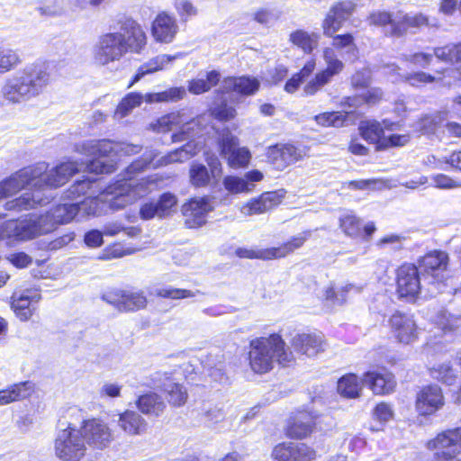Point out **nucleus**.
<instances>
[{
    "instance_id": "1",
    "label": "nucleus",
    "mask_w": 461,
    "mask_h": 461,
    "mask_svg": "<svg viewBox=\"0 0 461 461\" xmlns=\"http://www.w3.org/2000/svg\"><path fill=\"white\" fill-rule=\"evenodd\" d=\"M209 115L191 118L185 112H176L161 116L150 128L156 132L176 131L172 134V141L188 140L183 147L159 158L146 157L133 161L125 170L122 179L106 187L103 197H87L79 205V214L83 216L100 215L106 206L113 210H120L135 203L149 193V185L153 181L147 178L138 179L135 176L149 166L153 167L167 166L171 163L184 162L194 156L198 151L197 144L193 139L203 134L209 122Z\"/></svg>"
},
{
    "instance_id": "2",
    "label": "nucleus",
    "mask_w": 461,
    "mask_h": 461,
    "mask_svg": "<svg viewBox=\"0 0 461 461\" xmlns=\"http://www.w3.org/2000/svg\"><path fill=\"white\" fill-rule=\"evenodd\" d=\"M74 149L81 155L93 158V159L86 164L66 161L49 171L46 168L40 182L42 185V190L44 188H57L65 185L83 167L91 173H111L114 170L113 157L139 153L141 147L126 142H113L109 140H87L77 143ZM45 166L47 167L46 164Z\"/></svg>"
},
{
    "instance_id": "3",
    "label": "nucleus",
    "mask_w": 461,
    "mask_h": 461,
    "mask_svg": "<svg viewBox=\"0 0 461 461\" xmlns=\"http://www.w3.org/2000/svg\"><path fill=\"white\" fill-rule=\"evenodd\" d=\"M119 31L99 36L93 48V59L99 66L119 61L128 52L140 53L147 45V35L139 22L131 16L118 19Z\"/></svg>"
},
{
    "instance_id": "4",
    "label": "nucleus",
    "mask_w": 461,
    "mask_h": 461,
    "mask_svg": "<svg viewBox=\"0 0 461 461\" xmlns=\"http://www.w3.org/2000/svg\"><path fill=\"white\" fill-rule=\"evenodd\" d=\"M79 214L77 203H59L45 214L32 215L22 221H7L0 225V240L14 238L17 240H30L51 232L59 224L71 221Z\"/></svg>"
},
{
    "instance_id": "5",
    "label": "nucleus",
    "mask_w": 461,
    "mask_h": 461,
    "mask_svg": "<svg viewBox=\"0 0 461 461\" xmlns=\"http://www.w3.org/2000/svg\"><path fill=\"white\" fill-rule=\"evenodd\" d=\"M45 163H38L33 166L23 167L9 177L0 182V200L13 196L26 186H32V192L24 193L20 197L8 201L5 203L7 211L22 212L33 209L36 205L46 203L40 192L42 190V173L45 171Z\"/></svg>"
},
{
    "instance_id": "6",
    "label": "nucleus",
    "mask_w": 461,
    "mask_h": 461,
    "mask_svg": "<svg viewBox=\"0 0 461 461\" xmlns=\"http://www.w3.org/2000/svg\"><path fill=\"white\" fill-rule=\"evenodd\" d=\"M50 77L44 62H35L8 77L1 89L5 100L20 104L37 96L50 83Z\"/></svg>"
},
{
    "instance_id": "7",
    "label": "nucleus",
    "mask_w": 461,
    "mask_h": 461,
    "mask_svg": "<svg viewBox=\"0 0 461 461\" xmlns=\"http://www.w3.org/2000/svg\"><path fill=\"white\" fill-rule=\"evenodd\" d=\"M249 354L251 369L258 374H266L274 367L275 361L287 365L294 360L293 352L279 334L261 337L250 341Z\"/></svg>"
},
{
    "instance_id": "8",
    "label": "nucleus",
    "mask_w": 461,
    "mask_h": 461,
    "mask_svg": "<svg viewBox=\"0 0 461 461\" xmlns=\"http://www.w3.org/2000/svg\"><path fill=\"white\" fill-rule=\"evenodd\" d=\"M370 25L381 27L386 35L401 37L411 29H420L423 26L438 27L437 19L429 18L422 13L407 14L402 11L390 13L375 11L368 16Z\"/></svg>"
},
{
    "instance_id": "9",
    "label": "nucleus",
    "mask_w": 461,
    "mask_h": 461,
    "mask_svg": "<svg viewBox=\"0 0 461 461\" xmlns=\"http://www.w3.org/2000/svg\"><path fill=\"white\" fill-rule=\"evenodd\" d=\"M86 452L80 428L70 421H59L54 440L55 456L61 461H80Z\"/></svg>"
},
{
    "instance_id": "10",
    "label": "nucleus",
    "mask_w": 461,
    "mask_h": 461,
    "mask_svg": "<svg viewBox=\"0 0 461 461\" xmlns=\"http://www.w3.org/2000/svg\"><path fill=\"white\" fill-rule=\"evenodd\" d=\"M436 461H461V427L445 430L427 444Z\"/></svg>"
},
{
    "instance_id": "11",
    "label": "nucleus",
    "mask_w": 461,
    "mask_h": 461,
    "mask_svg": "<svg viewBox=\"0 0 461 461\" xmlns=\"http://www.w3.org/2000/svg\"><path fill=\"white\" fill-rule=\"evenodd\" d=\"M80 430L86 443V449L104 450L114 440L113 429L101 419L84 420Z\"/></svg>"
},
{
    "instance_id": "12",
    "label": "nucleus",
    "mask_w": 461,
    "mask_h": 461,
    "mask_svg": "<svg viewBox=\"0 0 461 461\" xmlns=\"http://www.w3.org/2000/svg\"><path fill=\"white\" fill-rule=\"evenodd\" d=\"M154 387L166 393L169 404L175 407L184 405L188 398L186 389L178 383L172 372L158 371L151 375Z\"/></svg>"
},
{
    "instance_id": "13",
    "label": "nucleus",
    "mask_w": 461,
    "mask_h": 461,
    "mask_svg": "<svg viewBox=\"0 0 461 461\" xmlns=\"http://www.w3.org/2000/svg\"><path fill=\"white\" fill-rule=\"evenodd\" d=\"M397 294L400 298L413 302L420 294L421 283L419 268L412 264H404L397 269Z\"/></svg>"
},
{
    "instance_id": "14",
    "label": "nucleus",
    "mask_w": 461,
    "mask_h": 461,
    "mask_svg": "<svg viewBox=\"0 0 461 461\" xmlns=\"http://www.w3.org/2000/svg\"><path fill=\"white\" fill-rule=\"evenodd\" d=\"M389 326L394 339L402 344L409 345L419 337V329L414 317L411 314L396 312L389 319Z\"/></svg>"
},
{
    "instance_id": "15",
    "label": "nucleus",
    "mask_w": 461,
    "mask_h": 461,
    "mask_svg": "<svg viewBox=\"0 0 461 461\" xmlns=\"http://www.w3.org/2000/svg\"><path fill=\"white\" fill-rule=\"evenodd\" d=\"M214 205L209 197H195L182 205L185 224L188 228H199L206 223L209 212Z\"/></svg>"
},
{
    "instance_id": "16",
    "label": "nucleus",
    "mask_w": 461,
    "mask_h": 461,
    "mask_svg": "<svg viewBox=\"0 0 461 461\" xmlns=\"http://www.w3.org/2000/svg\"><path fill=\"white\" fill-rule=\"evenodd\" d=\"M448 262L447 253L441 250H433L419 259V268L424 276L430 279V283H440L445 278Z\"/></svg>"
},
{
    "instance_id": "17",
    "label": "nucleus",
    "mask_w": 461,
    "mask_h": 461,
    "mask_svg": "<svg viewBox=\"0 0 461 461\" xmlns=\"http://www.w3.org/2000/svg\"><path fill=\"white\" fill-rule=\"evenodd\" d=\"M266 156L267 161L276 169L284 170L288 166L303 159L305 152L289 143H279L269 146Z\"/></svg>"
},
{
    "instance_id": "18",
    "label": "nucleus",
    "mask_w": 461,
    "mask_h": 461,
    "mask_svg": "<svg viewBox=\"0 0 461 461\" xmlns=\"http://www.w3.org/2000/svg\"><path fill=\"white\" fill-rule=\"evenodd\" d=\"M274 461H313L316 451L304 443L284 442L272 451Z\"/></svg>"
},
{
    "instance_id": "19",
    "label": "nucleus",
    "mask_w": 461,
    "mask_h": 461,
    "mask_svg": "<svg viewBox=\"0 0 461 461\" xmlns=\"http://www.w3.org/2000/svg\"><path fill=\"white\" fill-rule=\"evenodd\" d=\"M441 388L437 384L422 387L416 395L415 408L420 415H432L444 405Z\"/></svg>"
},
{
    "instance_id": "20",
    "label": "nucleus",
    "mask_w": 461,
    "mask_h": 461,
    "mask_svg": "<svg viewBox=\"0 0 461 461\" xmlns=\"http://www.w3.org/2000/svg\"><path fill=\"white\" fill-rule=\"evenodd\" d=\"M151 35L158 43L173 42L179 31L176 18L167 12H160L151 23Z\"/></svg>"
},
{
    "instance_id": "21",
    "label": "nucleus",
    "mask_w": 461,
    "mask_h": 461,
    "mask_svg": "<svg viewBox=\"0 0 461 461\" xmlns=\"http://www.w3.org/2000/svg\"><path fill=\"white\" fill-rule=\"evenodd\" d=\"M355 9L351 1H344L335 4L327 13L322 21L323 34L332 37L349 18Z\"/></svg>"
},
{
    "instance_id": "22",
    "label": "nucleus",
    "mask_w": 461,
    "mask_h": 461,
    "mask_svg": "<svg viewBox=\"0 0 461 461\" xmlns=\"http://www.w3.org/2000/svg\"><path fill=\"white\" fill-rule=\"evenodd\" d=\"M238 145V139L230 133L223 135L220 143L221 154L227 158L229 166L233 168L246 167L251 158L247 148H240Z\"/></svg>"
},
{
    "instance_id": "23",
    "label": "nucleus",
    "mask_w": 461,
    "mask_h": 461,
    "mask_svg": "<svg viewBox=\"0 0 461 461\" xmlns=\"http://www.w3.org/2000/svg\"><path fill=\"white\" fill-rule=\"evenodd\" d=\"M284 197V190L265 192L244 203L240 207V212L245 216L265 213L281 203Z\"/></svg>"
},
{
    "instance_id": "24",
    "label": "nucleus",
    "mask_w": 461,
    "mask_h": 461,
    "mask_svg": "<svg viewBox=\"0 0 461 461\" xmlns=\"http://www.w3.org/2000/svg\"><path fill=\"white\" fill-rule=\"evenodd\" d=\"M290 343L295 353L310 357L324 350V339L321 333H296Z\"/></svg>"
},
{
    "instance_id": "25",
    "label": "nucleus",
    "mask_w": 461,
    "mask_h": 461,
    "mask_svg": "<svg viewBox=\"0 0 461 461\" xmlns=\"http://www.w3.org/2000/svg\"><path fill=\"white\" fill-rule=\"evenodd\" d=\"M260 81L254 77H230L224 78L221 82V91L223 93L235 92L242 96L254 95L259 89Z\"/></svg>"
},
{
    "instance_id": "26",
    "label": "nucleus",
    "mask_w": 461,
    "mask_h": 461,
    "mask_svg": "<svg viewBox=\"0 0 461 461\" xmlns=\"http://www.w3.org/2000/svg\"><path fill=\"white\" fill-rule=\"evenodd\" d=\"M207 162L211 167V174L203 164L193 163L190 167V182L195 187H203L208 185L211 180V176L215 177L220 175L221 171V162L218 158L211 157L207 159Z\"/></svg>"
},
{
    "instance_id": "27",
    "label": "nucleus",
    "mask_w": 461,
    "mask_h": 461,
    "mask_svg": "<svg viewBox=\"0 0 461 461\" xmlns=\"http://www.w3.org/2000/svg\"><path fill=\"white\" fill-rule=\"evenodd\" d=\"M41 294L37 291L26 290L12 296V308L21 321H27L34 311L33 303L39 302Z\"/></svg>"
},
{
    "instance_id": "28",
    "label": "nucleus",
    "mask_w": 461,
    "mask_h": 461,
    "mask_svg": "<svg viewBox=\"0 0 461 461\" xmlns=\"http://www.w3.org/2000/svg\"><path fill=\"white\" fill-rule=\"evenodd\" d=\"M383 124L384 127L375 121H366L361 122L358 128L362 138L370 143L376 144L378 149H381V141L384 138V130L394 131L398 129V124L394 122L384 121Z\"/></svg>"
},
{
    "instance_id": "29",
    "label": "nucleus",
    "mask_w": 461,
    "mask_h": 461,
    "mask_svg": "<svg viewBox=\"0 0 461 461\" xmlns=\"http://www.w3.org/2000/svg\"><path fill=\"white\" fill-rule=\"evenodd\" d=\"M362 384L367 385L375 394L389 393L395 386L394 377L388 372H366L364 375Z\"/></svg>"
},
{
    "instance_id": "30",
    "label": "nucleus",
    "mask_w": 461,
    "mask_h": 461,
    "mask_svg": "<svg viewBox=\"0 0 461 461\" xmlns=\"http://www.w3.org/2000/svg\"><path fill=\"white\" fill-rule=\"evenodd\" d=\"M118 427L129 436H139L146 432L148 423L137 411L127 410L119 414Z\"/></svg>"
},
{
    "instance_id": "31",
    "label": "nucleus",
    "mask_w": 461,
    "mask_h": 461,
    "mask_svg": "<svg viewBox=\"0 0 461 461\" xmlns=\"http://www.w3.org/2000/svg\"><path fill=\"white\" fill-rule=\"evenodd\" d=\"M182 57V53H177L176 55L161 54L150 59L138 68L136 75L128 87L132 86L144 76L162 70L166 68L168 64Z\"/></svg>"
},
{
    "instance_id": "32",
    "label": "nucleus",
    "mask_w": 461,
    "mask_h": 461,
    "mask_svg": "<svg viewBox=\"0 0 461 461\" xmlns=\"http://www.w3.org/2000/svg\"><path fill=\"white\" fill-rule=\"evenodd\" d=\"M320 34L297 29L289 34V42L305 54H311L319 44Z\"/></svg>"
},
{
    "instance_id": "33",
    "label": "nucleus",
    "mask_w": 461,
    "mask_h": 461,
    "mask_svg": "<svg viewBox=\"0 0 461 461\" xmlns=\"http://www.w3.org/2000/svg\"><path fill=\"white\" fill-rule=\"evenodd\" d=\"M361 287L353 284H347L335 288L333 284H330L322 290V298L332 304L341 305L346 303L348 295L359 294Z\"/></svg>"
},
{
    "instance_id": "34",
    "label": "nucleus",
    "mask_w": 461,
    "mask_h": 461,
    "mask_svg": "<svg viewBox=\"0 0 461 461\" xmlns=\"http://www.w3.org/2000/svg\"><path fill=\"white\" fill-rule=\"evenodd\" d=\"M314 425V416L308 412H300L289 424L287 434L290 438H303L312 432Z\"/></svg>"
},
{
    "instance_id": "35",
    "label": "nucleus",
    "mask_w": 461,
    "mask_h": 461,
    "mask_svg": "<svg viewBox=\"0 0 461 461\" xmlns=\"http://www.w3.org/2000/svg\"><path fill=\"white\" fill-rule=\"evenodd\" d=\"M429 375L433 379L447 385L456 384L459 378V372L454 367L450 360L435 363L429 368Z\"/></svg>"
},
{
    "instance_id": "36",
    "label": "nucleus",
    "mask_w": 461,
    "mask_h": 461,
    "mask_svg": "<svg viewBox=\"0 0 461 461\" xmlns=\"http://www.w3.org/2000/svg\"><path fill=\"white\" fill-rule=\"evenodd\" d=\"M447 68H444L442 70H438L436 72L437 76H433L431 74L420 71L415 72L405 77V81L408 82L412 86H420L425 84L438 83L444 86L451 87L452 83L450 81H446L447 77H451V73L445 72Z\"/></svg>"
},
{
    "instance_id": "37",
    "label": "nucleus",
    "mask_w": 461,
    "mask_h": 461,
    "mask_svg": "<svg viewBox=\"0 0 461 461\" xmlns=\"http://www.w3.org/2000/svg\"><path fill=\"white\" fill-rule=\"evenodd\" d=\"M136 405L143 414L155 417L160 416L166 409L164 400L156 393L140 395L137 400Z\"/></svg>"
},
{
    "instance_id": "38",
    "label": "nucleus",
    "mask_w": 461,
    "mask_h": 461,
    "mask_svg": "<svg viewBox=\"0 0 461 461\" xmlns=\"http://www.w3.org/2000/svg\"><path fill=\"white\" fill-rule=\"evenodd\" d=\"M32 389V383L24 382L15 384L0 391V405L8 404L19 401L30 395Z\"/></svg>"
},
{
    "instance_id": "39",
    "label": "nucleus",
    "mask_w": 461,
    "mask_h": 461,
    "mask_svg": "<svg viewBox=\"0 0 461 461\" xmlns=\"http://www.w3.org/2000/svg\"><path fill=\"white\" fill-rule=\"evenodd\" d=\"M145 101V95L131 92L126 95L117 105L113 117L116 120H122L128 116L133 109L139 107Z\"/></svg>"
},
{
    "instance_id": "40",
    "label": "nucleus",
    "mask_w": 461,
    "mask_h": 461,
    "mask_svg": "<svg viewBox=\"0 0 461 461\" xmlns=\"http://www.w3.org/2000/svg\"><path fill=\"white\" fill-rule=\"evenodd\" d=\"M433 54L441 62L447 64L461 63V42L448 43L444 46L435 47Z\"/></svg>"
},
{
    "instance_id": "41",
    "label": "nucleus",
    "mask_w": 461,
    "mask_h": 461,
    "mask_svg": "<svg viewBox=\"0 0 461 461\" xmlns=\"http://www.w3.org/2000/svg\"><path fill=\"white\" fill-rule=\"evenodd\" d=\"M205 77V78L190 80L188 83V91L194 95H201L216 86L221 79V74L216 70L206 73Z\"/></svg>"
},
{
    "instance_id": "42",
    "label": "nucleus",
    "mask_w": 461,
    "mask_h": 461,
    "mask_svg": "<svg viewBox=\"0 0 461 461\" xmlns=\"http://www.w3.org/2000/svg\"><path fill=\"white\" fill-rule=\"evenodd\" d=\"M331 38L330 48L334 49V50H343L349 59H355L357 58L358 50L352 34H334Z\"/></svg>"
},
{
    "instance_id": "43",
    "label": "nucleus",
    "mask_w": 461,
    "mask_h": 461,
    "mask_svg": "<svg viewBox=\"0 0 461 461\" xmlns=\"http://www.w3.org/2000/svg\"><path fill=\"white\" fill-rule=\"evenodd\" d=\"M337 389L345 398H357L359 396L361 385L356 375L348 374L339 379Z\"/></svg>"
},
{
    "instance_id": "44",
    "label": "nucleus",
    "mask_w": 461,
    "mask_h": 461,
    "mask_svg": "<svg viewBox=\"0 0 461 461\" xmlns=\"http://www.w3.org/2000/svg\"><path fill=\"white\" fill-rule=\"evenodd\" d=\"M322 59L326 65V68L321 72L325 74L330 79L339 75L344 69V63L338 58V55L334 49L330 47H325L322 50Z\"/></svg>"
},
{
    "instance_id": "45",
    "label": "nucleus",
    "mask_w": 461,
    "mask_h": 461,
    "mask_svg": "<svg viewBox=\"0 0 461 461\" xmlns=\"http://www.w3.org/2000/svg\"><path fill=\"white\" fill-rule=\"evenodd\" d=\"M311 230H305L296 236H294L290 240L282 246L277 248H271L272 254H274L273 258L285 257L286 255L294 252L295 249H298L311 237Z\"/></svg>"
},
{
    "instance_id": "46",
    "label": "nucleus",
    "mask_w": 461,
    "mask_h": 461,
    "mask_svg": "<svg viewBox=\"0 0 461 461\" xmlns=\"http://www.w3.org/2000/svg\"><path fill=\"white\" fill-rule=\"evenodd\" d=\"M185 95L184 87H171L163 92L146 94L145 102L148 104L176 102L183 99Z\"/></svg>"
},
{
    "instance_id": "47",
    "label": "nucleus",
    "mask_w": 461,
    "mask_h": 461,
    "mask_svg": "<svg viewBox=\"0 0 461 461\" xmlns=\"http://www.w3.org/2000/svg\"><path fill=\"white\" fill-rule=\"evenodd\" d=\"M225 411L222 407L220 406H212L206 409L203 413V419L207 426H216L220 425L219 430H227L229 429L230 423L227 424V420L225 419Z\"/></svg>"
},
{
    "instance_id": "48",
    "label": "nucleus",
    "mask_w": 461,
    "mask_h": 461,
    "mask_svg": "<svg viewBox=\"0 0 461 461\" xmlns=\"http://www.w3.org/2000/svg\"><path fill=\"white\" fill-rule=\"evenodd\" d=\"M223 186L230 194L250 193L255 188V184L249 183L244 177L227 176L223 178Z\"/></svg>"
},
{
    "instance_id": "49",
    "label": "nucleus",
    "mask_w": 461,
    "mask_h": 461,
    "mask_svg": "<svg viewBox=\"0 0 461 461\" xmlns=\"http://www.w3.org/2000/svg\"><path fill=\"white\" fill-rule=\"evenodd\" d=\"M339 226L347 236L356 238L361 233V221L351 212H346L340 216Z\"/></svg>"
},
{
    "instance_id": "50",
    "label": "nucleus",
    "mask_w": 461,
    "mask_h": 461,
    "mask_svg": "<svg viewBox=\"0 0 461 461\" xmlns=\"http://www.w3.org/2000/svg\"><path fill=\"white\" fill-rule=\"evenodd\" d=\"M20 63V56L15 50L0 47V75L11 71Z\"/></svg>"
},
{
    "instance_id": "51",
    "label": "nucleus",
    "mask_w": 461,
    "mask_h": 461,
    "mask_svg": "<svg viewBox=\"0 0 461 461\" xmlns=\"http://www.w3.org/2000/svg\"><path fill=\"white\" fill-rule=\"evenodd\" d=\"M347 117V113L330 112L320 113L314 117V120L321 126L341 127L344 125Z\"/></svg>"
},
{
    "instance_id": "52",
    "label": "nucleus",
    "mask_w": 461,
    "mask_h": 461,
    "mask_svg": "<svg viewBox=\"0 0 461 461\" xmlns=\"http://www.w3.org/2000/svg\"><path fill=\"white\" fill-rule=\"evenodd\" d=\"M122 311H137L142 309L147 304V299L142 293H125L122 296Z\"/></svg>"
},
{
    "instance_id": "53",
    "label": "nucleus",
    "mask_w": 461,
    "mask_h": 461,
    "mask_svg": "<svg viewBox=\"0 0 461 461\" xmlns=\"http://www.w3.org/2000/svg\"><path fill=\"white\" fill-rule=\"evenodd\" d=\"M95 183V179L89 177H84L81 180L76 181L69 189L66 192V197L74 200L86 194L91 188L93 184Z\"/></svg>"
},
{
    "instance_id": "54",
    "label": "nucleus",
    "mask_w": 461,
    "mask_h": 461,
    "mask_svg": "<svg viewBox=\"0 0 461 461\" xmlns=\"http://www.w3.org/2000/svg\"><path fill=\"white\" fill-rule=\"evenodd\" d=\"M176 203L177 198L175 194L169 192L162 194L158 202L155 203L158 207V217L162 218L168 216L172 212L173 208L176 207Z\"/></svg>"
},
{
    "instance_id": "55",
    "label": "nucleus",
    "mask_w": 461,
    "mask_h": 461,
    "mask_svg": "<svg viewBox=\"0 0 461 461\" xmlns=\"http://www.w3.org/2000/svg\"><path fill=\"white\" fill-rule=\"evenodd\" d=\"M437 324L445 334L461 328V317L442 312L438 316Z\"/></svg>"
},
{
    "instance_id": "56",
    "label": "nucleus",
    "mask_w": 461,
    "mask_h": 461,
    "mask_svg": "<svg viewBox=\"0 0 461 461\" xmlns=\"http://www.w3.org/2000/svg\"><path fill=\"white\" fill-rule=\"evenodd\" d=\"M140 230L138 227H123L119 222H110L104 226V234L107 236H115L123 233L128 237H136L140 234Z\"/></svg>"
},
{
    "instance_id": "57",
    "label": "nucleus",
    "mask_w": 461,
    "mask_h": 461,
    "mask_svg": "<svg viewBox=\"0 0 461 461\" xmlns=\"http://www.w3.org/2000/svg\"><path fill=\"white\" fill-rule=\"evenodd\" d=\"M236 254L239 258H258L263 260L273 259L274 254H272L270 249H245L240 248L236 250Z\"/></svg>"
},
{
    "instance_id": "58",
    "label": "nucleus",
    "mask_w": 461,
    "mask_h": 461,
    "mask_svg": "<svg viewBox=\"0 0 461 461\" xmlns=\"http://www.w3.org/2000/svg\"><path fill=\"white\" fill-rule=\"evenodd\" d=\"M156 294L170 299H185L195 296V293L191 290L174 288L171 286L157 289Z\"/></svg>"
},
{
    "instance_id": "59",
    "label": "nucleus",
    "mask_w": 461,
    "mask_h": 461,
    "mask_svg": "<svg viewBox=\"0 0 461 461\" xmlns=\"http://www.w3.org/2000/svg\"><path fill=\"white\" fill-rule=\"evenodd\" d=\"M330 78L322 72L317 73L304 86L303 92L306 95H315L322 86L330 82Z\"/></svg>"
},
{
    "instance_id": "60",
    "label": "nucleus",
    "mask_w": 461,
    "mask_h": 461,
    "mask_svg": "<svg viewBox=\"0 0 461 461\" xmlns=\"http://www.w3.org/2000/svg\"><path fill=\"white\" fill-rule=\"evenodd\" d=\"M431 185L438 189H456L461 187V183L444 174L431 176Z\"/></svg>"
},
{
    "instance_id": "61",
    "label": "nucleus",
    "mask_w": 461,
    "mask_h": 461,
    "mask_svg": "<svg viewBox=\"0 0 461 461\" xmlns=\"http://www.w3.org/2000/svg\"><path fill=\"white\" fill-rule=\"evenodd\" d=\"M175 9L183 21L197 14V8L191 0H176Z\"/></svg>"
},
{
    "instance_id": "62",
    "label": "nucleus",
    "mask_w": 461,
    "mask_h": 461,
    "mask_svg": "<svg viewBox=\"0 0 461 461\" xmlns=\"http://www.w3.org/2000/svg\"><path fill=\"white\" fill-rule=\"evenodd\" d=\"M441 121L440 114L425 115L420 120L419 128L425 134L433 133Z\"/></svg>"
},
{
    "instance_id": "63",
    "label": "nucleus",
    "mask_w": 461,
    "mask_h": 461,
    "mask_svg": "<svg viewBox=\"0 0 461 461\" xmlns=\"http://www.w3.org/2000/svg\"><path fill=\"white\" fill-rule=\"evenodd\" d=\"M409 134H392L385 137L381 141V149H385L393 147L405 146L410 141Z\"/></svg>"
},
{
    "instance_id": "64",
    "label": "nucleus",
    "mask_w": 461,
    "mask_h": 461,
    "mask_svg": "<svg viewBox=\"0 0 461 461\" xmlns=\"http://www.w3.org/2000/svg\"><path fill=\"white\" fill-rule=\"evenodd\" d=\"M7 260L17 268H25L29 267L32 258L25 252H15L7 256Z\"/></svg>"
}]
</instances>
